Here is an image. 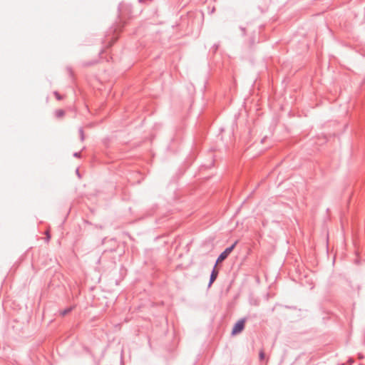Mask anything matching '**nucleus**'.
Listing matches in <instances>:
<instances>
[{"label":"nucleus","instance_id":"obj_1","mask_svg":"<svg viewBox=\"0 0 365 365\" xmlns=\"http://www.w3.org/2000/svg\"><path fill=\"white\" fill-rule=\"evenodd\" d=\"M236 244H237V242H235L231 247L226 248L225 250L220 255V256L218 257V258L216 261V265L221 263L222 261H224L227 257V256L233 250Z\"/></svg>","mask_w":365,"mask_h":365},{"label":"nucleus","instance_id":"obj_2","mask_svg":"<svg viewBox=\"0 0 365 365\" xmlns=\"http://www.w3.org/2000/svg\"><path fill=\"white\" fill-rule=\"evenodd\" d=\"M245 323V321L244 319H241V320L238 321L235 324V326L232 329V334L233 335H235V334L240 333L244 329Z\"/></svg>","mask_w":365,"mask_h":365},{"label":"nucleus","instance_id":"obj_3","mask_svg":"<svg viewBox=\"0 0 365 365\" xmlns=\"http://www.w3.org/2000/svg\"><path fill=\"white\" fill-rule=\"evenodd\" d=\"M216 264L211 273V276H210V284L212 283L217 278V274H218V271L217 269H216Z\"/></svg>","mask_w":365,"mask_h":365},{"label":"nucleus","instance_id":"obj_4","mask_svg":"<svg viewBox=\"0 0 365 365\" xmlns=\"http://www.w3.org/2000/svg\"><path fill=\"white\" fill-rule=\"evenodd\" d=\"M72 309V307L71 308H68V309H64L63 311L61 312V314L62 316H65L66 314H67L69 312H71V310Z\"/></svg>","mask_w":365,"mask_h":365},{"label":"nucleus","instance_id":"obj_5","mask_svg":"<svg viewBox=\"0 0 365 365\" xmlns=\"http://www.w3.org/2000/svg\"><path fill=\"white\" fill-rule=\"evenodd\" d=\"M259 356H260V359H263V358H264V354L263 352H261V353L259 354Z\"/></svg>","mask_w":365,"mask_h":365},{"label":"nucleus","instance_id":"obj_6","mask_svg":"<svg viewBox=\"0 0 365 365\" xmlns=\"http://www.w3.org/2000/svg\"><path fill=\"white\" fill-rule=\"evenodd\" d=\"M46 236H47V239L48 240L50 238V235L48 234V232H46Z\"/></svg>","mask_w":365,"mask_h":365}]
</instances>
